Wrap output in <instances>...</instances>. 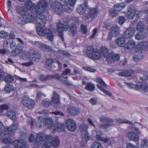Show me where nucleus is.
I'll return each mask as SVG.
<instances>
[{
	"label": "nucleus",
	"mask_w": 148,
	"mask_h": 148,
	"mask_svg": "<svg viewBox=\"0 0 148 148\" xmlns=\"http://www.w3.org/2000/svg\"><path fill=\"white\" fill-rule=\"evenodd\" d=\"M15 9L16 12L19 14L23 15L27 13L25 10V8L23 6H18L16 7Z\"/></svg>",
	"instance_id": "c9c22d12"
},
{
	"label": "nucleus",
	"mask_w": 148,
	"mask_h": 148,
	"mask_svg": "<svg viewBox=\"0 0 148 148\" xmlns=\"http://www.w3.org/2000/svg\"><path fill=\"white\" fill-rule=\"evenodd\" d=\"M35 15L28 13L20 16L18 18V22L21 25H23L28 23L33 22L34 20Z\"/></svg>",
	"instance_id": "9b49d317"
},
{
	"label": "nucleus",
	"mask_w": 148,
	"mask_h": 148,
	"mask_svg": "<svg viewBox=\"0 0 148 148\" xmlns=\"http://www.w3.org/2000/svg\"><path fill=\"white\" fill-rule=\"evenodd\" d=\"M50 75L46 76L44 75H41L39 77V79L42 81H45L51 79Z\"/></svg>",
	"instance_id": "3c124183"
},
{
	"label": "nucleus",
	"mask_w": 148,
	"mask_h": 148,
	"mask_svg": "<svg viewBox=\"0 0 148 148\" xmlns=\"http://www.w3.org/2000/svg\"><path fill=\"white\" fill-rule=\"evenodd\" d=\"M6 116L13 121L16 119V112L13 110H9L6 113Z\"/></svg>",
	"instance_id": "e433bc0d"
},
{
	"label": "nucleus",
	"mask_w": 148,
	"mask_h": 148,
	"mask_svg": "<svg viewBox=\"0 0 148 148\" xmlns=\"http://www.w3.org/2000/svg\"><path fill=\"white\" fill-rule=\"evenodd\" d=\"M66 126L67 129L71 132H73L76 129V125L74 120L69 119L66 122Z\"/></svg>",
	"instance_id": "5701e85b"
},
{
	"label": "nucleus",
	"mask_w": 148,
	"mask_h": 148,
	"mask_svg": "<svg viewBox=\"0 0 148 148\" xmlns=\"http://www.w3.org/2000/svg\"><path fill=\"white\" fill-rule=\"evenodd\" d=\"M99 12V9L97 6L94 8L90 9L88 14L85 16V17L86 18L85 19L87 20L90 18L94 19L96 18Z\"/></svg>",
	"instance_id": "6ab92c4d"
},
{
	"label": "nucleus",
	"mask_w": 148,
	"mask_h": 148,
	"mask_svg": "<svg viewBox=\"0 0 148 148\" xmlns=\"http://www.w3.org/2000/svg\"><path fill=\"white\" fill-rule=\"evenodd\" d=\"M18 127V125L16 123H14L11 126V127H9L8 126H5L3 128V130L4 132H3L5 135H9L10 136V135L13 134L14 130H16ZM3 130V129H2Z\"/></svg>",
	"instance_id": "412c9836"
},
{
	"label": "nucleus",
	"mask_w": 148,
	"mask_h": 148,
	"mask_svg": "<svg viewBox=\"0 0 148 148\" xmlns=\"http://www.w3.org/2000/svg\"><path fill=\"white\" fill-rule=\"evenodd\" d=\"M53 63V60L50 58H47L45 61V65L46 66H50Z\"/></svg>",
	"instance_id": "5fc2aeb1"
},
{
	"label": "nucleus",
	"mask_w": 148,
	"mask_h": 148,
	"mask_svg": "<svg viewBox=\"0 0 148 148\" xmlns=\"http://www.w3.org/2000/svg\"><path fill=\"white\" fill-rule=\"evenodd\" d=\"M126 7V5L124 3H119L116 4L113 7L114 10H116L118 11H121Z\"/></svg>",
	"instance_id": "f704fd0d"
},
{
	"label": "nucleus",
	"mask_w": 148,
	"mask_h": 148,
	"mask_svg": "<svg viewBox=\"0 0 148 148\" xmlns=\"http://www.w3.org/2000/svg\"><path fill=\"white\" fill-rule=\"evenodd\" d=\"M145 48L148 50V44L146 41L140 42L137 44L136 51L133 57V60L138 61L143 58L144 55L143 49Z\"/></svg>",
	"instance_id": "0eeeda50"
},
{
	"label": "nucleus",
	"mask_w": 148,
	"mask_h": 148,
	"mask_svg": "<svg viewBox=\"0 0 148 148\" xmlns=\"http://www.w3.org/2000/svg\"><path fill=\"white\" fill-rule=\"evenodd\" d=\"M103 27L107 29H109L112 25V24L108 23L103 22Z\"/></svg>",
	"instance_id": "680f3d73"
},
{
	"label": "nucleus",
	"mask_w": 148,
	"mask_h": 148,
	"mask_svg": "<svg viewBox=\"0 0 148 148\" xmlns=\"http://www.w3.org/2000/svg\"><path fill=\"white\" fill-rule=\"evenodd\" d=\"M43 13L40 14H36V23L37 26H44L45 25L46 22V17L44 15L42 14Z\"/></svg>",
	"instance_id": "f3484780"
},
{
	"label": "nucleus",
	"mask_w": 148,
	"mask_h": 148,
	"mask_svg": "<svg viewBox=\"0 0 148 148\" xmlns=\"http://www.w3.org/2000/svg\"><path fill=\"white\" fill-rule=\"evenodd\" d=\"M110 33L114 36H116L119 34L120 31L119 27L117 25H113L111 28Z\"/></svg>",
	"instance_id": "c85d7f7f"
},
{
	"label": "nucleus",
	"mask_w": 148,
	"mask_h": 148,
	"mask_svg": "<svg viewBox=\"0 0 148 148\" xmlns=\"http://www.w3.org/2000/svg\"><path fill=\"white\" fill-rule=\"evenodd\" d=\"M71 74V71L69 69H67L65 71L63 72L62 74V76L65 79L67 78V77L66 75H69Z\"/></svg>",
	"instance_id": "864d4df0"
},
{
	"label": "nucleus",
	"mask_w": 148,
	"mask_h": 148,
	"mask_svg": "<svg viewBox=\"0 0 148 148\" xmlns=\"http://www.w3.org/2000/svg\"><path fill=\"white\" fill-rule=\"evenodd\" d=\"M136 45V42L133 40H129L125 45V51L127 52H129L134 48Z\"/></svg>",
	"instance_id": "393cba45"
},
{
	"label": "nucleus",
	"mask_w": 148,
	"mask_h": 148,
	"mask_svg": "<svg viewBox=\"0 0 148 148\" xmlns=\"http://www.w3.org/2000/svg\"><path fill=\"white\" fill-rule=\"evenodd\" d=\"M101 54L103 57L106 58L108 62H114L119 60L120 56L117 54L113 53H110L108 49L105 47H101L100 49Z\"/></svg>",
	"instance_id": "6e6552de"
},
{
	"label": "nucleus",
	"mask_w": 148,
	"mask_h": 148,
	"mask_svg": "<svg viewBox=\"0 0 148 148\" xmlns=\"http://www.w3.org/2000/svg\"><path fill=\"white\" fill-rule=\"evenodd\" d=\"M69 18L68 16L64 17L63 19L62 23L60 21L57 24V31L59 32V36L62 40L64 41V38L63 34V32L64 31H67L69 27Z\"/></svg>",
	"instance_id": "1a4fd4ad"
},
{
	"label": "nucleus",
	"mask_w": 148,
	"mask_h": 148,
	"mask_svg": "<svg viewBox=\"0 0 148 148\" xmlns=\"http://www.w3.org/2000/svg\"><path fill=\"white\" fill-rule=\"evenodd\" d=\"M17 39L19 42L14 50H13L11 52L12 55L15 56L18 54L19 55L21 51L23 48V42L22 40L20 38H17Z\"/></svg>",
	"instance_id": "b1692460"
},
{
	"label": "nucleus",
	"mask_w": 148,
	"mask_h": 148,
	"mask_svg": "<svg viewBox=\"0 0 148 148\" xmlns=\"http://www.w3.org/2000/svg\"><path fill=\"white\" fill-rule=\"evenodd\" d=\"M21 101L23 104L27 108L31 109L33 108L35 104L34 102L28 96H25L23 97Z\"/></svg>",
	"instance_id": "2eb2a0df"
},
{
	"label": "nucleus",
	"mask_w": 148,
	"mask_h": 148,
	"mask_svg": "<svg viewBox=\"0 0 148 148\" xmlns=\"http://www.w3.org/2000/svg\"><path fill=\"white\" fill-rule=\"evenodd\" d=\"M10 42V41L9 39H6L4 41L3 44L4 49H1V53L4 54L9 51L8 50L7 48L8 47V45Z\"/></svg>",
	"instance_id": "2f4dec72"
},
{
	"label": "nucleus",
	"mask_w": 148,
	"mask_h": 148,
	"mask_svg": "<svg viewBox=\"0 0 148 148\" xmlns=\"http://www.w3.org/2000/svg\"><path fill=\"white\" fill-rule=\"evenodd\" d=\"M83 69L84 70L91 72L94 73L96 71L95 69L89 67H84L83 68Z\"/></svg>",
	"instance_id": "052dcab7"
},
{
	"label": "nucleus",
	"mask_w": 148,
	"mask_h": 148,
	"mask_svg": "<svg viewBox=\"0 0 148 148\" xmlns=\"http://www.w3.org/2000/svg\"><path fill=\"white\" fill-rule=\"evenodd\" d=\"M20 58L23 60L27 59L29 60L27 62L23 63L22 65L23 66L29 67L34 64V62L41 58V56L36 52L34 49L30 50L28 52L22 49L19 53Z\"/></svg>",
	"instance_id": "20e7f679"
},
{
	"label": "nucleus",
	"mask_w": 148,
	"mask_h": 148,
	"mask_svg": "<svg viewBox=\"0 0 148 148\" xmlns=\"http://www.w3.org/2000/svg\"><path fill=\"white\" fill-rule=\"evenodd\" d=\"M81 27L82 32L84 34H86L87 32L86 27L84 25H82Z\"/></svg>",
	"instance_id": "0e129e2a"
},
{
	"label": "nucleus",
	"mask_w": 148,
	"mask_h": 148,
	"mask_svg": "<svg viewBox=\"0 0 148 148\" xmlns=\"http://www.w3.org/2000/svg\"><path fill=\"white\" fill-rule=\"evenodd\" d=\"M3 132H4V130L1 129V136L4 135L7 136V137L4 138L2 140L3 142L5 144H6L10 143H11V139L9 137H10L12 135L11 134L10 136H9V135L7 134L5 135L4 133H3Z\"/></svg>",
	"instance_id": "72a5a7b5"
},
{
	"label": "nucleus",
	"mask_w": 148,
	"mask_h": 148,
	"mask_svg": "<svg viewBox=\"0 0 148 148\" xmlns=\"http://www.w3.org/2000/svg\"><path fill=\"white\" fill-rule=\"evenodd\" d=\"M77 29L75 25L73 24H71L69 27V34L72 36H74L77 33Z\"/></svg>",
	"instance_id": "c756f323"
},
{
	"label": "nucleus",
	"mask_w": 148,
	"mask_h": 148,
	"mask_svg": "<svg viewBox=\"0 0 148 148\" xmlns=\"http://www.w3.org/2000/svg\"><path fill=\"white\" fill-rule=\"evenodd\" d=\"M50 29H44L43 26H37L36 30L37 34L40 36H43L46 34L47 38L49 41H52L53 38V32L54 31L53 25H50Z\"/></svg>",
	"instance_id": "9d476101"
},
{
	"label": "nucleus",
	"mask_w": 148,
	"mask_h": 148,
	"mask_svg": "<svg viewBox=\"0 0 148 148\" xmlns=\"http://www.w3.org/2000/svg\"><path fill=\"white\" fill-rule=\"evenodd\" d=\"M125 39L123 37H119L115 40V42L119 46L123 47L125 46Z\"/></svg>",
	"instance_id": "473e14b6"
},
{
	"label": "nucleus",
	"mask_w": 148,
	"mask_h": 148,
	"mask_svg": "<svg viewBox=\"0 0 148 148\" xmlns=\"http://www.w3.org/2000/svg\"><path fill=\"white\" fill-rule=\"evenodd\" d=\"M100 121L102 123H111L113 122V120L110 118L105 116H102L99 118Z\"/></svg>",
	"instance_id": "79ce46f5"
},
{
	"label": "nucleus",
	"mask_w": 148,
	"mask_h": 148,
	"mask_svg": "<svg viewBox=\"0 0 148 148\" xmlns=\"http://www.w3.org/2000/svg\"><path fill=\"white\" fill-rule=\"evenodd\" d=\"M124 86L127 87L129 88L138 90L140 89H143L145 91L148 92V86L145 84L144 82L137 83L135 84L131 82H123Z\"/></svg>",
	"instance_id": "f8f14e48"
},
{
	"label": "nucleus",
	"mask_w": 148,
	"mask_h": 148,
	"mask_svg": "<svg viewBox=\"0 0 148 148\" xmlns=\"http://www.w3.org/2000/svg\"><path fill=\"white\" fill-rule=\"evenodd\" d=\"M145 28V24L142 21L139 22L137 24L136 27V30L140 32H144Z\"/></svg>",
	"instance_id": "4c0bfd02"
},
{
	"label": "nucleus",
	"mask_w": 148,
	"mask_h": 148,
	"mask_svg": "<svg viewBox=\"0 0 148 148\" xmlns=\"http://www.w3.org/2000/svg\"><path fill=\"white\" fill-rule=\"evenodd\" d=\"M91 147L92 148H103L101 143L96 142H95L92 144Z\"/></svg>",
	"instance_id": "603ef678"
},
{
	"label": "nucleus",
	"mask_w": 148,
	"mask_h": 148,
	"mask_svg": "<svg viewBox=\"0 0 148 148\" xmlns=\"http://www.w3.org/2000/svg\"><path fill=\"white\" fill-rule=\"evenodd\" d=\"M14 80L13 76L12 75H9L6 76L5 79V81L8 84L12 82Z\"/></svg>",
	"instance_id": "8fccbe9b"
},
{
	"label": "nucleus",
	"mask_w": 148,
	"mask_h": 148,
	"mask_svg": "<svg viewBox=\"0 0 148 148\" xmlns=\"http://www.w3.org/2000/svg\"><path fill=\"white\" fill-rule=\"evenodd\" d=\"M51 104L50 101L48 99H45L42 101V104L45 107H48Z\"/></svg>",
	"instance_id": "4d7b16f0"
},
{
	"label": "nucleus",
	"mask_w": 148,
	"mask_h": 148,
	"mask_svg": "<svg viewBox=\"0 0 148 148\" xmlns=\"http://www.w3.org/2000/svg\"><path fill=\"white\" fill-rule=\"evenodd\" d=\"M99 53V51L96 49H94L91 46H88L86 48V55L88 57L92 59L98 60L102 56L101 51Z\"/></svg>",
	"instance_id": "4468645a"
},
{
	"label": "nucleus",
	"mask_w": 148,
	"mask_h": 148,
	"mask_svg": "<svg viewBox=\"0 0 148 148\" xmlns=\"http://www.w3.org/2000/svg\"><path fill=\"white\" fill-rule=\"evenodd\" d=\"M134 71L130 69L119 72V75L120 76L128 77L129 79L131 78V75L133 74Z\"/></svg>",
	"instance_id": "cd10ccee"
},
{
	"label": "nucleus",
	"mask_w": 148,
	"mask_h": 148,
	"mask_svg": "<svg viewBox=\"0 0 148 148\" xmlns=\"http://www.w3.org/2000/svg\"><path fill=\"white\" fill-rule=\"evenodd\" d=\"M45 138L42 148H51L52 145L53 147L56 148L59 145L60 142L59 138L56 137L53 138V136L49 135L45 136L43 132H41L36 135V139L34 141L35 145H41ZM33 148H38V146H35Z\"/></svg>",
	"instance_id": "f03ea898"
},
{
	"label": "nucleus",
	"mask_w": 148,
	"mask_h": 148,
	"mask_svg": "<svg viewBox=\"0 0 148 148\" xmlns=\"http://www.w3.org/2000/svg\"><path fill=\"white\" fill-rule=\"evenodd\" d=\"M126 19L124 16H120L119 19V23L121 25H122L125 21Z\"/></svg>",
	"instance_id": "bf43d9fd"
},
{
	"label": "nucleus",
	"mask_w": 148,
	"mask_h": 148,
	"mask_svg": "<svg viewBox=\"0 0 148 148\" xmlns=\"http://www.w3.org/2000/svg\"><path fill=\"white\" fill-rule=\"evenodd\" d=\"M47 3L46 0H40L36 5L30 0L27 1L25 5L29 10L27 11L29 14H34L36 16V14H40L44 13L47 10Z\"/></svg>",
	"instance_id": "7ed1b4c3"
},
{
	"label": "nucleus",
	"mask_w": 148,
	"mask_h": 148,
	"mask_svg": "<svg viewBox=\"0 0 148 148\" xmlns=\"http://www.w3.org/2000/svg\"><path fill=\"white\" fill-rule=\"evenodd\" d=\"M85 88L88 90L92 91L94 90L95 86L92 83H88L86 85Z\"/></svg>",
	"instance_id": "de8ad7c7"
},
{
	"label": "nucleus",
	"mask_w": 148,
	"mask_h": 148,
	"mask_svg": "<svg viewBox=\"0 0 148 148\" xmlns=\"http://www.w3.org/2000/svg\"><path fill=\"white\" fill-rule=\"evenodd\" d=\"M140 148H148V140L144 139L141 141Z\"/></svg>",
	"instance_id": "49530a36"
},
{
	"label": "nucleus",
	"mask_w": 148,
	"mask_h": 148,
	"mask_svg": "<svg viewBox=\"0 0 148 148\" xmlns=\"http://www.w3.org/2000/svg\"><path fill=\"white\" fill-rule=\"evenodd\" d=\"M50 9L55 13L58 15L64 11L69 13L72 11V9L64 3H62L61 1L60 3L57 1L51 3Z\"/></svg>",
	"instance_id": "423d86ee"
},
{
	"label": "nucleus",
	"mask_w": 148,
	"mask_h": 148,
	"mask_svg": "<svg viewBox=\"0 0 148 148\" xmlns=\"http://www.w3.org/2000/svg\"><path fill=\"white\" fill-rule=\"evenodd\" d=\"M136 11L133 5L129 6L127 8V12L126 13L125 16L129 20H132L135 17Z\"/></svg>",
	"instance_id": "a211bd4d"
},
{
	"label": "nucleus",
	"mask_w": 148,
	"mask_h": 148,
	"mask_svg": "<svg viewBox=\"0 0 148 148\" xmlns=\"http://www.w3.org/2000/svg\"><path fill=\"white\" fill-rule=\"evenodd\" d=\"M117 11V10H115L111 11L110 13L111 16L112 17H114L116 16L118 14Z\"/></svg>",
	"instance_id": "774afa93"
},
{
	"label": "nucleus",
	"mask_w": 148,
	"mask_h": 148,
	"mask_svg": "<svg viewBox=\"0 0 148 148\" xmlns=\"http://www.w3.org/2000/svg\"><path fill=\"white\" fill-rule=\"evenodd\" d=\"M34 44L38 46L40 48L44 51L49 52L51 51V48L49 46L43 44L41 42H36Z\"/></svg>",
	"instance_id": "bb28decb"
},
{
	"label": "nucleus",
	"mask_w": 148,
	"mask_h": 148,
	"mask_svg": "<svg viewBox=\"0 0 148 148\" xmlns=\"http://www.w3.org/2000/svg\"><path fill=\"white\" fill-rule=\"evenodd\" d=\"M97 88L100 89L101 91L103 92L106 95L110 96H111V93L108 91L106 90L105 89L99 84L96 85Z\"/></svg>",
	"instance_id": "a18cd8bd"
},
{
	"label": "nucleus",
	"mask_w": 148,
	"mask_h": 148,
	"mask_svg": "<svg viewBox=\"0 0 148 148\" xmlns=\"http://www.w3.org/2000/svg\"><path fill=\"white\" fill-rule=\"evenodd\" d=\"M68 112L69 115L72 116H77L79 114L78 109L74 107H70L68 109Z\"/></svg>",
	"instance_id": "7c9ffc66"
},
{
	"label": "nucleus",
	"mask_w": 148,
	"mask_h": 148,
	"mask_svg": "<svg viewBox=\"0 0 148 148\" xmlns=\"http://www.w3.org/2000/svg\"><path fill=\"white\" fill-rule=\"evenodd\" d=\"M8 34L7 33L4 31H1V38H5L8 36Z\"/></svg>",
	"instance_id": "e2e57ef3"
},
{
	"label": "nucleus",
	"mask_w": 148,
	"mask_h": 148,
	"mask_svg": "<svg viewBox=\"0 0 148 148\" xmlns=\"http://www.w3.org/2000/svg\"><path fill=\"white\" fill-rule=\"evenodd\" d=\"M103 133V132L101 131H99L97 130H93L92 132V135H94L96 134L95 137L97 140L105 143H107L109 141L110 143H111V140H113L114 138H111L109 140L107 138H104L102 137Z\"/></svg>",
	"instance_id": "dca6fc26"
},
{
	"label": "nucleus",
	"mask_w": 148,
	"mask_h": 148,
	"mask_svg": "<svg viewBox=\"0 0 148 148\" xmlns=\"http://www.w3.org/2000/svg\"><path fill=\"white\" fill-rule=\"evenodd\" d=\"M4 89L6 92L9 93L12 92L14 90V88L12 85L8 84L5 85Z\"/></svg>",
	"instance_id": "c03bdc74"
},
{
	"label": "nucleus",
	"mask_w": 148,
	"mask_h": 148,
	"mask_svg": "<svg viewBox=\"0 0 148 148\" xmlns=\"http://www.w3.org/2000/svg\"><path fill=\"white\" fill-rule=\"evenodd\" d=\"M140 79L143 82L148 80V74L147 75H144L143 77L141 76H140Z\"/></svg>",
	"instance_id": "338daca9"
},
{
	"label": "nucleus",
	"mask_w": 148,
	"mask_h": 148,
	"mask_svg": "<svg viewBox=\"0 0 148 148\" xmlns=\"http://www.w3.org/2000/svg\"><path fill=\"white\" fill-rule=\"evenodd\" d=\"M36 113L42 115V116H39L36 122V126L39 127H41L44 125L47 126L50 130L52 132L54 133L57 131L62 132L64 131L65 126L64 123L58 122L57 123V126H55L53 124L51 117L47 118V115L53 114L55 115L63 116L64 114L62 113L54 112L52 113H49L47 111H43L42 112H36Z\"/></svg>",
	"instance_id": "f257e3e1"
},
{
	"label": "nucleus",
	"mask_w": 148,
	"mask_h": 148,
	"mask_svg": "<svg viewBox=\"0 0 148 148\" xmlns=\"http://www.w3.org/2000/svg\"><path fill=\"white\" fill-rule=\"evenodd\" d=\"M57 57L59 58H60L63 56H70V54L67 51L62 50H58L56 54Z\"/></svg>",
	"instance_id": "58836bf2"
},
{
	"label": "nucleus",
	"mask_w": 148,
	"mask_h": 148,
	"mask_svg": "<svg viewBox=\"0 0 148 148\" xmlns=\"http://www.w3.org/2000/svg\"><path fill=\"white\" fill-rule=\"evenodd\" d=\"M27 134L26 132H22L21 135L20 140H16L13 143L14 147L16 148H28L27 143L23 140L27 138Z\"/></svg>",
	"instance_id": "ddd939ff"
},
{
	"label": "nucleus",
	"mask_w": 148,
	"mask_h": 148,
	"mask_svg": "<svg viewBox=\"0 0 148 148\" xmlns=\"http://www.w3.org/2000/svg\"><path fill=\"white\" fill-rule=\"evenodd\" d=\"M90 103L92 105H95L97 102V99L96 98H92L89 101Z\"/></svg>",
	"instance_id": "69168bd1"
},
{
	"label": "nucleus",
	"mask_w": 148,
	"mask_h": 148,
	"mask_svg": "<svg viewBox=\"0 0 148 148\" xmlns=\"http://www.w3.org/2000/svg\"><path fill=\"white\" fill-rule=\"evenodd\" d=\"M116 121L120 123H126L129 124L131 126H130V129L131 131H129L127 134V136L129 139L130 140L136 142L139 139V134L140 133L138 128L135 127L132 123L128 121L122 119H116Z\"/></svg>",
	"instance_id": "39448f33"
},
{
	"label": "nucleus",
	"mask_w": 148,
	"mask_h": 148,
	"mask_svg": "<svg viewBox=\"0 0 148 148\" xmlns=\"http://www.w3.org/2000/svg\"><path fill=\"white\" fill-rule=\"evenodd\" d=\"M136 34L134 37L137 40H142L146 38L147 36L148 32H140Z\"/></svg>",
	"instance_id": "a878e982"
},
{
	"label": "nucleus",
	"mask_w": 148,
	"mask_h": 148,
	"mask_svg": "<svg viewBox=\"0 0 148 148\" xmlns=\"http://www.w3.org/2000/svg\"><path fill=\"white\" fill-rule=\"evenodd\" d=\"M96 80L97 83H99L103 86H106V85L103 79L101 78L97 77L96 78Z\"/></svg>",
	"instance_id": "6e6d98bb"
},
{
	"label": "nucleus",
	"mask_w": 148,
	"mask_h": 148,
	"mask_svg": "<svg viewBox=\"0 0 148 148\" xmlns=\"http://www.w3.org/2000/svg\"><path fill=\"white\" fill-rule=\"evenodd\" d=\"M88 127L85 124H82L79 126V130L82 133L87 132Z\"/></svg>",
	"instance_id": "37998d69"
},
{
	"label": "nucleus",
	"mask_w": 148,
	"mask_h": 148,
	"mask_svg": "<svg viewBox=\"0 0 148 148\" xmlns=\"http://www.w3.org/2000/svg\"><path fill=\"white\" fill-rule=\"evenodd\" d=\"M77 0H60V1L62 3H64L66 5H67L69 6L73 7Z\"/></svg>",
	"instance_id": "ea45409f"
},
{
	"label": "nucleus",
	"mask_w": 148,
	"mask_h": 148,
	"mask_svg": "<svg viewBox=\"0 0 148 148\" xmlns=\"http://www.w3.org/2000/svg\"><path fill=\"white\" fill-rule=\"evenodd\" d=\"M88 2L85 1L83 3L78 6L76 11L79 14L83 15L86 12Z\"/></svg>",
	"instance_id": "4be33fe9"
},
{
	"label": "nucleus",
	"mask_w": 148,
	"mask_h": 148,
	"mask_svg": "<svg viewBox=\"0 0 148 148\" xmlns=\"http://www.w3.org/2000/svg\"><path fill=\"white\" fill-rule=\"evenodd\" d=\"M135 32L134 28L129 27L123 32L122 36L126 39H130L134 36Z\"/></svg>",
	"instance_id": "aec40b11"
},
{
	"label": "nucleus",
	"mask_w": 148,
	"mask_h": 148,
	"mask_svg": "<svg viewBox=\"0 0 148 148\" xmlns=\"http://www.w3.org/2000/svg\"><path fill=\"white\" fill-rule=\"evenodd\" d=\"M52 100L53 103H54V106H56V104H58L60 103L59 96L55 92H54Z\"/></svg>",
	"instance_id": "a19ab883"
},
{
	"label": "nucleus",
	"mask_w": 148,
	"mask_h": 148,
	"mask_svg": "<svg viewBox=\"0 0 148 148\" xmlns=\"http://www.w3.org/2000/svg\"><path fill=\"white\" fill-rule=\"evenodd\" d=\"M81 137L83 141H86L89 140V137L88 132L82 133Z\"/></svg>",
	"instance_id": "09e8293b"
},
{
	"label": "nucleus",
	"mask_w": 148,
	"mask_h": 148,
	"mask_svg": "<svg viewBox=\"0 0 148 148\" xmlns=\"http://www.w3.org/2000/svg\"><path fill=\"white\" fill-rule=\"evenodd\" d=\"M112 124H101L99 126V128L101 129H106L109 127L112 126Z\"/></svg>",
	"instance_id": "13d9d810"
}]
</instances>
